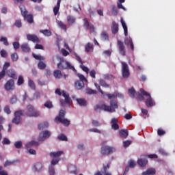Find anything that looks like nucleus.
<instances>
[{
    "instance_id": "obj_7",
    "label": "nucleus",
    "mask_w": 175,
    "mask_h": 175,
    "mask_svg": "<svg viewBox=\"0 0 175 175\" xmlns=\"http://www.w3.org/2000/svg\"><path fill=\"white\" fill-rule=\"evenodd\" d=\"M25 116L24 110L16 111L14 113V118L12 119V123L18 125L21 123V117Z\"/></svg>"
},
{
    "instance_id": "obj_19",
    "label": "nucleus",
    "mask_w": 175,
    "mask_h": 175,
    "mask_svg": "<svg viewBox=\"0 0 175 175\" xmlns=\"http://www.w3.org/2000/svg\"><path fill=\"white\" fill-rule=\"evenodd\" d=\"M111 32L113 35H116V33H118V23H117L116 21L112 22V25L111 27Z\"/></svg>"
},
{
    "instance_id": "obj_52",
    "label": "nucleus",
    "mask_w": 175,
    "mask_h": 175,
    "mask_svg": "<svg viewBox=\"0 0 175 175\" xmlns=\"http://www.w3.org/2000/svg\"><path fill=\"white\" fill-rule=\"evenodd\" d=\"M159 154H161V155H163L164 157H167V155H169V153H167V152H166L162 148H160L159 149Z\"/></svg>"
},
{
    "instance_id": "obj_63",
    "label": "nucleus",
    "mask_w": 175,
    "mask_h": 175,
    "mask_svg": "<svg viewBox=\"0 0 175 175\" xmlns=\"http://www.w3.org/2000/svg\"><path fill=\"white\" fill-rule=\"evenodd\" d=\"M58 162H59V159L54 157L51 161V165H57Z\"/></svg>"
},
{
    "instance_id": "obj_43",
    "label": "nucleus",
    "mask_w": 175,
    "mask_h": 175,
    "mask_svg": "<svg viewBox=\"0 0 175 175\" xmlns=\"http://www.w3.org/2000/svg\"><path fill=\"white\" fill-rule=\"evenodd\" d=\"M40 32L43 33L44 36H51V31L49 29L40 30Z\"/></svg>"
},
{
    "instance_id": "obj_46",
    "label": "nucleus",
    "mask_w": 175,
    "mask_h": 175,
    "mask_svg": "<svg viewBox=\"0 0 175 175\" xmlns=\"http://www.w3.org/2000/svg\"><path fill=\"white\" fill-rule=\"evenodd\" d=\"M57 139L59 140H62V142H68V137H66V135L64 134H60L58 135Z\"/></svg>"
},
{
    "instance_id": "obj_15",
    "label": "nucleus",
    "mask_w": 175,
    "mask_h": 175,
    "mask_svg": "<svg viewBox=\"0 0 175 175\" xmlns=\"http://www.w3.org/2000/svg\"><path fill=\"white\" fill-rule=\"evenodd\" d=\"M27 39L30 42H33V43H40V40L39 39V37H38V36L35 34H27Z\"/></svg>"
},
{
    "instance_id": "obj_37",
    "label": "nucleus",
    "mask_w": 175,
    "mask_h": 175,
    "mask_svg": "<svg viewBox=\"0 0 175 175\" xmlns=\"http://www.w3.org/2000/svg\"><path fill=\"white\" fill-rule=\"evenodd\" d=\"M108 169H110V165L107 164V166H103V171L102 172L103 174L105 175H111V173L107 172Z\"/></svg>"
},
{
    "instance_id": "obj_41",
    "label": "nucleus",
    "mask_w": 175,
    "mask_h": 175,
    "mask_svg": "<svg viewBox=\"0 0 175 175\" xmlns=\"http://www.w3.org/2000/svg\"><path fill=\"white\" fill-rule=\"evenodd\" d=\"M125 2V0H118V2L117 3V6L118 9H122L123 10H125V7L122 5V3Z\"/></svg>"
},
{
    "instance_id": "obj_50",
    "label": "nucleus",
    "mask_w": 175,
    "mask_h": 175,
    "mask_svg": "<svg viewBox=\"0 0 175 175\" xmlns=\"http://www.w3.org/2000/svg\"><path fill=\"white\" fill-rule=\"evenodd\" d=\"M86 94L88 95H92L94 94H96V90H94L91 88H87L85 90Z\"/></svg>"
},
{
    "instance_id": "obj_17",
    "label": "nucleus",
    "mask_w": 175,
    "mask_h": 175,
    "mask_svg": "<svg viewBox=\"0 0 175 175\" xmlns=\"http://www.w3.org/2000/svg\"><path fill=\"white\" fill-rule=\"evenodd\" d=\"M50 135H51L50 132L40 133L38 138V140L39 142H44L46 139H49V137H50Z\"/></svg>"
},
{
    "instance_id": "obj_42",
    "label": "nucleus",
    "mask_w": 175,
    "mask_h": 175,
    "mask_svg": "<svg viewBox=\"0 0 175 175\" xmlns=\"http://www.w3.org/2000/svg\"><path fill=\"white\" fill-rule=\"evenodd\" d=\"M66 114V111L63 109H61L59 112V116H56L55 118H65V115Z\"/></svg>"
},
{
    "instance_id": "obj_14",
    "label": "nucleus",
    "mask_w": 175,
    "mask_h": 175,
    "mask_svg": "<svg viewBox=\"0 0 175 175\" xmlns=\"http://www.w3.org/2000/svg\"><path fill=\"white\" fill-rule=\"evenodd\" d=\"M83 27H85L86 30L90 29L91 32H95V27H94V25L90 24L87 18H83Z\"/></svg>"
},
{
    "instance_id": "obj_34",
    "label": "nucleus",
    "mask_w": 175,
    "mask_h": 175,
    "mask_svg": "<svg viewBox=\"0 0 175 175\" xmlns=\"http://www.w3.org/2000/svg\"><path fill=\"white\" fill-rule=\"evenodd\" d=\"M77 102L79 106H87V100L84 98H77Z\"/></svg>"
},
{
    "instance_id": "obj_40",
    "label": "nucleus",
    "mask_w": 175,
    "mask_h": 175,
    "mask_svg": "<svg viewBox=\"0 0 175 175\" xmlns=\"http://www.w3.org/2000/svg\"><path fill=\"white\" fill-rule=\"evenodd\" d=\"M100 38L103 40H109V34L106 31H103Z\"/></svg>"
},
{
    "instance_id": "obj_58",
    "label": "nucleus",
    "mask_w": 175,
    "mask_h": 175,
    "mask_svg": "<svg viewBox=\"0 0 175 175\" xmlns=\"http://www.w3.org/2000/svg\"><path fill=\"white\" fill-rule=\"evenodd\" d=\"M10 66V62H5L3 66V70L4 72H8V68Z\"/></svg>"
},
{
    "instance_id": "obj_2",
    "label": "nucleus",
    "mask_w": 175,
    "mask_h": 175,
    "mask_svg": "<svg viewBox=\"0 0 175 175\" xmlns=\"http://www.w3.org/2000/svg\"><path fill=\"white\" fill-rule=\"evenodd\" d=\"M56 58L57 61H59V62L57 64L58 69H60L61 70H64L65 69H70L71 70H75V67L70 65L69 62H66L64 57L59 55H57Z\"/></svg>"
},
{
    "instance_id": "obj_59",
    "label": "nucleus",
    "mask_w": 175,
    "mask_h": 175,
    "mask_svg": "<svg viewBox=\"0 0 175 175\" xmlns=\"http://www.w3.org/2000/svg\"><path fill=\"white\" fill-rule=\"evenodd\" d=\"M129 133L128 132H120V137H122V139H125L126 137H128L129 135Z\"/></svg>"
},
{
    "instance_id": "obj_30",
    "label": "nucleus",
    "mask_w": 175,
    "mask_h": 175,
    "mask_svg": "<svg viewBox=\"0 0 175 175\" xmlns=\"http://www.w3.org/2000/svg\"><path fill=\"white\" fill-rule=\"evenodd\" d=\"M62 154H64V151L52 152L50 153V157L58 158L59 157H61Z\"/></svg>"
},
{
    "instance_id": "obj_64",
    "label": "nucleus",
    "mask_w": 175,
    "mask_h": 175,
    "mask_svg": "<svg viewBox=\"0 0 175 175\" xmlns=\"http://www.w3.org/2000/svg\"><path fill=\"white\" fill-rule=\"evenodd\" d=\"M3 167L2 166H0V175H8V172L5 170H2Z\"/></svg>"
},
{
    "instance_id": "obj_5",
    "label": "nucleus",
    "mask_w": 175,
    "mask_h": 175,
    "mask_svg": "<svg viewBox=\"0 0 175 175\" xmlns=\"http://www.w3.org/2000/svg\"><path fill=\"white\" fill-rule=\"evenodd\" d=\"M139 91L141 94H142V95H145V96H148V98H146L145 101L146 106L147 107H152L155 106V101L154 100V99H152V97H151V94H150V93L146 92V90H144V89L143 88H141Z\"/></svg>"
},
{
    "instance_id": "obj_27",
    "label": "nucleus",
    "mask_w": 175,
    "mask_h": 175,
    "mask_svg": "<svg viewBox=\"0 0 175 175\" xmlns=\"http://www.w3.org/2000/svg\"><path fill=\"white\" fill-rule=\"evenodd\" d=\"M60 6H61V0H57V5L55 6L53 8V13L55 16H57V14H58V12H59Z\"/></svg>"
},
{
    "instance_id": "obj_26",
    "label": "nucleus",
    "mask_w": 175,
    "mask_h": 175,
    "mask_svg": "<svg viewBox=\"0 0 175 175\" xmlns=\"http://www.w3.org/2000/svg\"><path fill=\"white\" fill-rule=\"evenodd\" d=\"M85 51L86 53H90V51H94V44L88 42L85 46Z\"/></svg>"
},
{
    "instance_id": "obj_36",
    "label": "nucleus",
    "mask_w": 175,
    "mask_h": 175,
    "mask_svg": "<svg viewBox=\"0 0 175 175\" xmlns=\"http://www.w3.org/2000/svg\"><path fill=\"white\" fill-rule=\"evenodd\" d=\"M99 84L100 85H101V87H104L105 88H109L110 87V85L106 83V81H105V79H100Z\"/></svg>"
},
{
    "instance_id": "obj_21",
    "label": "nucleus",
    "mask_w": 175,
    "mask_h": 175,
    "mask_svg": "<svg viewBox=\"0 0 175 175\" xmlns=\"http://www.w3.org/2000/svg\"><path fill=\"white\" fill-rule=\"evenodd\" d=\"M40 144L38 141L32 140L26 144L25 147L27 148H31L32 147H38Z\"/></svg>"
},
{
    "instance_id": "obj_31",
    "label": "nucleus",
    "mask_w": 175,
    "mask_h": 175,
    "mask_svg": "<svg viewBox=\"0 0 175 175\" xmlns=\"http://www.w3.org/2000/svg\"><path fill=\"white\" fill-rule=\"evenodd\" d=\"M121 24L124 29L125 36H128V27L126 26V23L124 21L123 18H121Z\"/></svg>"
},
{
    "instance_id": "obj_3",
    "label": "nucleus",
    "mask_w": 175,
    "mask_h": 175,
    "mask_svg": "<svg viewBox=\"0 0 175 175\" xmlns=\"http://www.w3.org/2000/svg\"><path fill=\"white\" fill-rule=\"evenodd\" d=\"M21 15L23 16L24 21H27L29 24H33V15L28 14V11L25 9V6L21 5L19 6Z\"/></svg>"
},
{
    "instance_id": "obj_23",
    "label": "nucleus",
    "mask_w": 175,
    "mask_h": 175,
    "mask_svg": "<svg viewBox=\"0 0 175 175\" xmlns=\"http://www.w3.org/2000/svg\"><path fill=\"white\" fill-rule=\"evenodd\" d=\"M75 90H83L84 88V82L83 81H77L75 83Z\"/></svg>"
},
{
    "instance_id": "obj_45",
    "label": "nucleus",
    "mask_w": 175,
    "mask_h": 175,
    "mask_svg": "<svg viewBox=\"0 0 175 175\" xmlns=\"http://www.w3.org/2000/svg\"><path fill=\"white\" fill-rule=\"evenodd\" d=\"M32 56L33 58H35V59H38V61H44V57L40 55H36L35 53H33Z\"/></svg>"
},
{
    "instance_id": "obj_11",
    "label": "nucleus",
    "mask_w": 175,
    "mask_h": 175,
    "mask_svg": "<svg viewBox=\"0 0 175 175\" xmlns=\"http://www.w3.org/2000/svg\"><path fill=\"white\" fill-rule=\"evenodd\" d=\"M75 56L77 61L80 64V68L82 69V70H83V72H85V73L88 75V73H90V68L83 64V60H81V58L80 56H79V55H77V53H75Z\"/></svg>"
},
{
    "instance_id": "obj_60",
    "label": "nucleus",
    "mask_w": 175,
    "mask_h": 175,
    "mask_svg": "<svg viewBox=\"0 0 175 175\" xmlns=\"http://www.w3.org/2000/svg\"><path fill=\"white\" fill-rule=\"evenodd\" d=\"M129 167H135L136 166V161L133 160H130L129 161Z\"/></svg>"
},
{
    "instance_id": "obj_29",
    "label": "nucleus",
    "mask_w": 175,
    "mask_h": 175,
    "mask_svg": "<svg viewBox=\"0 0 175 175\" xmlns=\"http://www.w3.org/2000/svg\"><path fill=\"white\" fill-rule=\"evenodd\" d=\"M57 25L64 32H66V31H68V27H66V25H65V23H64V22L58 21H57Z\"/></svg>"
},
{
    "instance_id": "obj_18",
    "label": "nucleus",
    "mask_w": 175,
    "mask_h": 175,
    "mask_svg": "<svg viewBox=\"0 0 175 175\" xmlns=\"http://www.w3.org/2000/svg\"><path fill=\"white\" fill-rule=\"evenodd\" d=\"M124 44L126 46H130L132 51L135 50V46L133 45V41L132 40V38L131 37H126L124 40Z\"/></svg>"
},
{
    "instance_id": "obj_22",
    "label": "nucleus",
    "mask_w": 175,
    "mask_h": 175,
    "mask_svg": "<svg viewBox=\"0 0 175 175\" xmlns=\"http://www.w3.org/2000/svg\"><path fill=\"white\" fill-rule=\"evenodd\" d=\"M111 128L113 129V131H118V129H120V125H118V120L116 118H112L111 120Z\"/></svg>"
},
{
    "instance_id": "obj_57",
    "label": "nucleus",
    "mask_w": 175,
    "mask_h": 175,
    "mask_svg": "<svg viewBox=\"0 0 175 175\" xmlns=\"http://www.w3.org/2000/svg\"><path fill=\"white\" fill-rule=\"evenodd\" d=\"M0 54H1V57H2V58H6V57H8V52L5 49H2L0 51Z\"/></svg>"
},
{
    "instance_id": "obj_9",
    "label": "nucleus",
    "mask_w": 175,
    "mask_h": 175,
    "mask_svg": "<svg viewBox=\"0 0 175 175\" xmlns=\"http://www.w3.org/2000/svg\"><path fill=\"white\" fill-rule=\"evenodd\" d=\"M113 152H116V148L109 146L101 147L100 153L102 155H110V154H113Z\"/></svg>"
},
{
    "instance_id": "obj_32",
    "label": "nucleus",
    "mask_w": 175,
    "mask_h": 175,
    "mask_svg": "<svg viewBox=\"0 0 175 175\" xmlns=\"http://www.w3.org/2000/svg\"><path fill=\"white\" fill-rule=\"evenodd\" d=\"M53 76L55 79L62 78V72L59 70H55L53 71Z\"/></svg>"
},
{
    "instance_id": "obj_62",
    "label": "nucleus",
    "mask_w": 175,
    "mask_h": 175,
    "mask_svg": "<svg viewBox=\"0 0 175 175\" xmlns=\"http://www.w3.org/2000/svg\"><path fill=\"white\" fill-rule=\"evenodd\" d=\"M11 58L14 62L17 61V59H18V55H17L16 53H13L11 55Z\"/></svg>"
},
{
    "instance_id": "obj_47",
    "label": "nucleus",
    "mask_w": 175,
    "mask_h": 175,
    "mask_svg": "<svg viewBox=\"0 0 175 175\" xmlns=\"http://www.w3.org/2000/svg\"><path fill=\"white\" fill-rule=\"evenodd\" d=\"M22 84H24V77L20 75L18 78L17 85H22Z\"/></svg>"
},
{
    "instance_id": "obj_54",
    "label": "nucleus",
    "mask_w": 175,
    "mask_h": 175,
    "mask_svg": "<svg viewBox=\"0 0 175 175\" xmlns=\"http://www.w3.org/2000/svg\"><path fill=\"white\" fill-rule=\"evenodd\" d=\"M28 84H29V87H30L31 90H35L36 88V86H35V83L33 82V81L31 79L29 80Z\"/></svg>"
},
{
    "instance_id": "obj_10",
    "label": "nucleus",
    "mask_w": 175,
    "mask_h": 175,
    "mask_svg": "<svg viewBox=\"0 0 175 175\" xmlns=\"http://www.w3.org/2000/svg\"><path fill=\"white\" fill-rule=\"evenodd\" d=\"M117 44L118 46L119 53L122 57H125L126 55V49H125V45L124 42L120 40L117 41Z\"/></svg>"
},
{
    "instance_id": "obj_33",
    "label": "nucleus",
    "mask_w": 175,
    "mask_h": 175,
    "mask_svg": "<svg viewBox=\"0 0 175 175\" xmlns=\"http://www.w3.org/2000/svg\"><path fill=\"white\" fill-rule=\"evenodd\" d=\"M21 49L24 53H29L31 48L28 46V44H23L21 45Z\"/></svg>"
},
{
    "instance_id": "obj_49",
    "label": "nucleus",
    "mask_w": 175,
    "mask_h": 175,
    "mask_svg": "<svg viewBox=\"0 0 175 175\" xmlns=\"http://www.w3.org/2000/svg\"><path fill=\"white\" fill-rule=\"evenodd\" d=\"M0 42H2L5 46H9V42H8V38L6 37L2 36L0 38Z\"/></svg>"
},
{
    "instance_id": "obj_1",
    "label": "nucleus",
    "mask_w": 175,
    "mask_h": 175,
    "mask_svg": "<svg viewBox=\"0 0 175 175\" xmlns=\"http://www.w3.org/2000/svg\"><path fill=\"white\" fill-rule=\"evenodd\" d=\"M116 109H118V104H117L116 100H110V106H107L106 104H102L101 105H96L94 107L95 111L103 110L104 111H108V113H116Z\"/></svg>"
},
{
    "instance_id": "obj_53",
    "label": "nucleus",
    "mask_w": 175,
    "mask_h": 175,
    "mask_svg": "<svg viewBox=\"0 0 175 175\" xmlns=\"http://www.w3.org/2000/svg\"><path fill=\"white\" fill-rule=\"evenodd\" d=\"M14 146L16 148L20 149L23 147V142L18 141L14 143Z\"/></svg>"
},
{
    "instance_id": "obj_56",
    "label": "nucleus",
    "mask_w": 175,
    "mask_h": 175,
    "mask_svg": "<svg viewBox=\"0 0 175 175\" xmlns=\"http://www.w3.org/2000/svg\"><path fill=\"white\" fill-rule=\"evenodd\" d=\"M103 77L105 80H114V77L112 75L107 74L105 75Z\"/></svg>"
},
{
    "instance_id": "obj_16",
    "label": "nucleus",
    "mask_w": 175,
    "mask_h": 175,
    "mask_svg": "<svg viewBox=\"0 0 175 175\" xmlns=\"http://www.w3.org/2000/svg\"><path fill=\"white\" fill-rule=\"evenodd\" d=\"M7 76L14 80H17V72L13 68H10L5 72Z\"/></svg>"
},
{
    "instance_id": "obj_8",
    "label": "nucleus",
    "mask_w": 175,
    "mask_h": 175,
    "mask_svg": "<svg viewBox=\"0 0 175 175\" xmlns=\"http://www.w3.org/2000/svg\"><path fill=\"white\" fill-rule=\"evenodd\" d=\"M122 64V76L124 79H128L131 76V72H129V66L128 64L124 62H121Z\"/></svg>"
},
{
    "instance_id": "obj_25",
    "label": "nucleus",
    "mask_w": 175,
    "mask_h": 175,
    "mask_svg": "<svg viewBox=\"0 0 175 175\" xmlns=\"http://www.w3.org/2000/svg\"><path fill=\"white\" fill-rule=\"evenodd\" d=\"M148 161L147 160V158L144 159H139L137 160V164L141 166V167H144L146 165H147Z\"/></svg>"
},
{
    "instance_id": "obj_39",
    "label": "nucleus",
    "mask_w": 175,
    "mask_h": 175,
    "mask_svg": "<svg viewBox=\"0 0 175 175\" xmlns=\"http://www.w3.org/2000/svg\"><path fill=\"white\" fill-rule=\"evenodd\" d=\"M47 126H49V122H44L42 124H38V129L39 131H43V129H44V128H47Z\"/></svg>"
},
{
    "instance_id": "obj_51",
    "label": "nucleus",
    "mask_w": 175,
    "mask_h": 175,
    "mask_svg": "<svg viewBox=\"0 0 175 175\" xmlns=\"http://www.w3.org/2000/svg\"><path fill=\"white\" fill-rule=\"evenodd\" d=\"M44 106L45 107H46L47 109H53V103L51 101H46Z\"/></svg>"
},
{
    "instance_id": "obj_44",
    "label": "nucleus",
    "mask_w": 175,
    "mask_h": 175,
    "mask_svg": "<svg viewBox=\"0 0 175 175\" xmlns=\"http://www.w3.org/2000/svg\"><path fill=\"white\" fill-rule=\"evenodd\" d=\"M38 69H40V70H43V69H46V64L42 61L39 62L38 64Z\"/></svg>"
},
{
    "instance_id": "obj_28",
    "label": "nucleus",
    "mask_w": 175,
    "mask_h": 175,
    "mask_svg": "<svg viewBox=\"0 0 175 175\" xmlns=\"http://www.w3.org/2000/svg\"><path fill=\"white\" fill-rule=\"evenodd\" d=\"M157 173V171L154 168L148 169L146 171L142 173V175H154Z\"/></svg>"
},
{
    "instance_id": "obj_13",
    "label": "nucleus",
    "mask_w": 175,
    "mask_h": 175,
    "mask_svg": "<svg viewBox=\"0 0 175 175\" xmlns=\"http://www.w3.org/2000/svg\"><path fill=\"white\" fill-rule=\"evenodd\" d=\"M5 91H13L14 90V80L9 79L4 85Z\"/></svg>"
},
{
    "instance_id": "obj_6",
    "label": "nucleus",
    "mask_w": 175,
    "mask_h": 175,
    "mask_svg": "<svg viewBox=\"0 0 175 175\" xmlns=\"http://www.w3.org/2000/svg\"><path fill=\"white\" fill-rule=\"evenodd\" d=\"M24 113L25 116H27V117H39V116H40L39 111L31 105H27V111L26 112L24 111Z\"/></svg>"
},
{
    "instance_id": "obj_12",
    "label": "nucleus",
    "mask_w": 175,
    "mask_h": 175,
    "mask_svg": "<svg viewBox=\"0 0 175 175\" xmlns=\"http://www.w3.org/2000/svg\"><path fill=\"white\" fill-rule=\"evenodd\" d=\"M56 124H62L64 126H69V125H70V120L64 118H55L54 120Z\"/></svg>"
},
{
    "instance_id": "obj_24",
    "label": "nucleus",
    "mask_w": 175,
    "mask_h": 175,
    "mask_svg": "<svg viewBox=\"0 0 175 175\" xmlns=\"http://www.w3.org/2000/svg\"><path fill=\"white\" fill-rule=\"evenodd\" d=\"M68 170L70 173H72L73 174H77V168L73 164L68 165Z\"/></svg>"
},
{
    "instance_id": "obj_55",
    "label": "nucleus",
    "mask_w": 175,
    "mask_h": 175,
    "mask_svg": "<svg viewBox=\"0 0 175 175\" xmlns=\"http://www.w3.org/2000/svg\"><path fill=\"white\" fill-rule=\"evenodd\" d=\"M14 25L17 28H21L23 27V23H21V20H16L14 23Z\"/></svg>"
},
{
    "instance_id": "obj_48",
    "label": "nucleus",
    "mask_w": 175,
    "mask_h": 175,
    "mask_svg": "<svg viewBox=\"0 0 175 175\" xmlns=\"http://www.w3.org/2000/svg\"><path fill=\"white\" fill-rule=\"evenodd\" d=\"M111 10L113 16H117L118 14V10H117V7H116V5L111 6Z\"/></svg>"
},
{
    "instance_id": "obj_38",
    "label": "nucleus",
    "mask_w": 175,
    "mask_h": 175,
    "mask_svg": "<svg viewBox=\"0 0 175 175\" xmlns=\"http://www.w3.org/2000/svg\"><path fill=\"white\" fill-rule=\"evenodd\" d=\"M128 92L131 98H135V95H136V90H135L134 88H131V89H129Z\"/></svg>"
},
{
    "instance_id": "obj_35",
    "label": "nucleus",
    "mask_w": 175,
    "mask_h": 175,
    "mask_svg": "<svg viewBox=\"0 0 175 175\" xmlns=\"http://www.w3.org/2000/svg\"><path fill=\"white\" fill-rule=\"evenodd\" d=\"M34 169L36 172H40V170L43 169V165L42 164V163H36L34 165Z\"/></svg>"
},
{
    "instance_id": "obj_61",
    "label": "nucleus",
    "mask_w": 175,
    "mask_h": 175,
    "mask_svg": "<svg viewBox=\"0 0 175 175\" xmlns=\"http://www.w3.org/2000/svg\"><path fill=\"white\" fill-rule=\"evenodd\" d=\"M92 124L94 126H100V125H102L99 121L95 120H92Z\"/></svg>"
},
{
    "instance_id": "obj_4",
    "label": "nucleus",
    "mask_w": 175,
    "mask_h": 175,
    "mask_svg": "<svg viewBox=\"0 0 175 175\" xmlns=\"http://www.w3.org/2000/svg\"><path fill=\"white\" fill-rule=\"evenodd\" d=\"M55 93L59 95V96H61V95H62V96L65 98L64 101V100H60L61 106H65V103H66L67 105H70V100H71L70 97L69 96V94H67L66 92H65V90H63L61 92V89L57 88L55 90Z\"/></svg>"
},
{
    "instance_id": "obj_20",
    "label": "nucleus",
    "mask_w": 175,
    "mask_h": 175,
    "mask_svg": "<svg viewBox=\"0 0 175 175\" xmlns=\"http://www.w3.org/2000/svg\"><path fill=\"white\" fill-rule=\"evenodd\" d=\"M66 20L68 25L70 26L75 25V23H76V17L72 15L67 16Z\"/></svg>"
}]
</instances>
